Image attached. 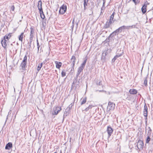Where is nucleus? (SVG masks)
<instances>
[{
    "label": "nucleus",
    "mask_w": 153,
    "mask_h": 153,
    "mask_svg": "<svg viewBox=\"0 0 153 153\" xmlns=\"http://www.w3.org/2000/svg\"><path fill=\"white\" fill-rule=\"evenodd\" d=\"M148 78V76H147L146 77L144 78V84L145 86L146 87L147 86V78Z\"/></svg>",
    "instance_id": "28"
},
{
    "label": "nucleus",
    "mask_w": 153,
    "mask_h": 153,
    "mask_svg": "<svg viewBox=\"0 0 153 153\" xmlns=\"http://www.w3.org/2000/svg\"><path fill=\"white\" fill-rule=\"evenodd\" d=\"M88 1H84V10H85L87 8V6L88 3Z\"/></svg>",
    "instance_id": "33"
},
{
    "label": "nucleus",
    "mask_w": 153,
    "mask_h": 153,
    "mask_svg": "<svg viewBox=\"0 0 153 153\" xmlns=\"http://www.w3.org/2000/svg\"><path fill=\"white\" fill-rule=\"evenodd\" d=\"M37 47L38 51H39L40 48V45L39 43H38L37 44Z\"/></svg>",
    "instance_id": "47"
},
{
    "label": "nucleus",
    "mask_w": 153,
    "mask_h": 153,
    "mask_svg": "<svg viewBox=\"0 0 153 153\" xmlns=\"http://www.w3.org/2000/svg\"><path fill=\"white\" fill-rule=\"evenodd\" d=\"M79 74H79L77 73L76 75V77L74 79H77V78H78Z\"/></svg>",
    "instance_id": "46"
},
{
    "label": "nucleus",
    "mask_w": 153,
    "mask_h": 153,
    "mask_svg": "<svg viewBox=\"0 0 153 153\" xmlns=\"http://www.w3.org/2000/svg\"><path fill=\"white\" fill-rule=\"evenodd\" d=\"M123 53L124 52L123 50L119 49L117 51L116 55H115V56L118 58L122 56Z\"/></svg>",
    "instance_id": "7"
},
{
    "label": "nucleus",
    "mask_w": 153,
    "mask_h": 153,
    "mask_svg": "<svg viewBox=\"0 0 153 153\" xmlns=\"http://www.w3.org/2000/svg\"><path fill=\"white\" fill-rule=\"evenodd\" d=\"M62 110V108L61 107L57 106L54 109V113H53V114L56 115H57L59 111H60Z\"/></svg>",
    "instance_id": "8"
},
{
    "label": "nucleus",
    "mask_w": 153,
    "mask_h": 153,
    "mask_svg": "<svg viewBox=\"0 0 153 153\" xmlns=\"http://www.w3.org/2000/svg\"><path fill=\"white\" fill-rule=\"evenodd\" d=\"M128 27H126V26L123 25V26H121V27H119L118 28V29L120 31V33H121V32L122 31V30H125L126 29H127V28H128Z\"/></svg>",
    "instance_id": "23"
},
{
    "label": "nucleus",
    "mask_w": 153,
    "mask_h": 153,
    "mask_svg": "<svg viewBox=\"0 0 153 153\" xmlns=\"http://www.w3.org/2000/svg\"><path fill=\"white\" fill-rule=\"evenodd\" d=\"M107 131L108 134V137H110L113 133V129L110 126H108L107 128Z\"/></svg>",
    "instance_id": "6"
},
{
    "label": "nucleus",
    "mask_w": 153,
    "mask_h": 153,
    "mask_svg": "<svg viewBox=\"0 0 153 153\" xmlns=\"http://www.w3.org/2000/svg\"><path fill=\"white\" fill-rule=\"evenodd\" d=\"M113 23H114V22L110 21L109 20V21H107L104 25L103 28L105 29L109 28L110 27V25H111Z\"/></svg>",
    "instance_id": "9"
},
{
    "label": "nucleus",
    "mask_w": 153,
    "mask_h": 153,
    "mask_svg": "<svg viewBox=\"0 0 153 153\" xmlns=\"http://www.w3.org/2000/svg\"><path fill=\"white\" fill-rule=\"evenodd\" d=\"M73 105V104H72V103H71L68 106V107L69 108H71L72 107V106Z\"/></svg>",
    "instance_id": "48"
},
{
    "label": "nucleus",
    "mask_w": 153,
    "mask_h": 153,
    "mask_svg": "<svg viewBox=\"0 0 153 153\" xmlns=\"http://www.w3.org/2000/svg\"><path fill=\"white\" fill-rule=\"evenodd\" d=\"M43 62L44 63V64H45V61H44Z\"/></svg>",
    "instance_id": "59"
},
{
    "label": "nucleus",
    "mask_w": 153,
    "mask_h": 153,
    "mask_svg": "<svg viewBox=\"0 0 153 153\" xmlns=\"http://www.w3.org/2000/svg\"><path fill=\"white\" fill-rule=\"evenodd\" d=\"M78 26V23L77 22H76V28H77Z\"/></svg>",
    "instance_id": "49"
},
{
    "label": "nucleus",
    "mask_w": 153,
    "mask_h": 153,
    "mask_svg": "<svg viewBox=\"0 0 153 153\" xmlns=\"http://www.w3.org/2000/svg\"><path fill=\"white\" fill-rule=\"evenodd\" d=\"M115 107V104L113 102H109L108 103V107L109 110L113 109Z\"/></svg>",
    "instance_id": "13"
},
{
    "label": "nucleus",
    "mask_w": 153,
    "mask_h": 153,
    "mask_svg": "<svg viewBox=\"0 0 153 153\" xmlns=\"http://www.w3.org/2000/svg\"><path fill=\"white\" fill-rule=\"evenodd\" d=\"M117 58L115 56L114 58L112 59V62H114Z\"/></svg>",
    "instance_id": "43"
},
{
    "label": "nucleus",
    "mask_w": 153,
    "mask_h": 153,
    "mask_svg": "<svg viewBox=\"0 0 153 153\" xmlns=\"http://www.w3.org/2000/svg\"><path fill=\"white\" fill-rule=\"evenodd\" d=\"M148 3L145 2L141 8V11L143 14H145L146 11V7Z\"/></svg>",
    "instance_id": "10"
},
{
    "label": "nucleus",
    "mask_w": 153,
    "mask_h": 153,
    "mask_svg": "<svg viewBox=\"0 0 153 153\" xmlns=\"http://www.w3.org/2000/svg\"><path fill=\"white\" fill-rule=\"evenodd\" d=\"M89 9L92 12V13H93V9L94 8L95 6L94 3L93 1H91L90 2L89 4Z\"/></svg>",
    "instance_id": "12"
},
{
    "label": "nucleus",
    "mask_w": 153,
    "mask_h": 153,
    "mask_svg": "<svg viewBox=\"0 0 153 153\" xmlns=\"http://www.w3.org/2000/svg\"><path fill=\"white\" fill-rule=\"evenodd\" d=\"M126 27H128V28H127V29H129L130 28H135V25H132V26H126Z\"/></svg>",
    "instance_id": "39"
},
{
    "label": "nucleus",
    "mask_w": 153,
    "mask_h": 153,
    "mask_svg": "<svg viewBox=\"0 0 153 153\" xmlns=\"http://www.w3.org/2000/svg\"><path fill=\"white\" fill-rule=\"evenodd\" d=\"M148 128H149V130H150V129H151V128H150V127H148Z\"/></svg>",
    "instance_id": "56"
},
{
    "label": "nucleus",
    "mask_w": 153,
    "mask_h": 153,
    "mask_svg": "<svg viewBox=\"0 0 153 153\" xmlns=\"http://www.w3.org/2000/svg\"><path fill=\"white\" fill-rule=\"evenodd\" d=\"M94 106L92 105H89L88 107L85 108L84 110H82V111L83 112H84L85 113L84 111H87L89 109H90L94 107Z\"/></svg>",
    "instance_id": "22"
},
{
    "label": "nucleus",
    "mask_w": 153,
    "mask_h": 153,
    "mask_svg": "<svg viewBox=\"0 0 153 153\" xmlns=\"http://www.w3.org/2000/svg\"><path fill=\"white\" fill-rule=\"evenodd\" d=\"M8 115H7V118H6V121H5V123H6V122L7 120V119H8Z\"/></svg>",
    "instance_id": "52"
},
{
    "label": "nucleus",
    "mask_w": 153,
    "mask_h": 153,
    "mask_svg": "<svg viewBox=\"0 0 153 153\" xmlns=\"http://www.w3.org/2000/svg\"><path fill=\"white\" fill-rule=\"evenodd\" d=\"M152 10H153V7L152 8Z\"/></svg>",
    "instance_id": "62"
},
{
    "label": "nucleus",
    "mask_w": 153,
    "mask_h": 153,
    "mask_svg": "<svg viewBox=\"0 0 153 153\" xmlns=\"http://www.w3.org/2000/svg\"><path fill=\"white\" fill-rule=\"evenodd\" d=\"M152 133V129L149 130L148 131V133L147 134V136H150L151 135Z\"/></svg>",
    "instance_id": "38"
},
{
    "label": "nucleus",
    "mask_w": 153,
    "mask_h": 153,
    "mask_svg": "<svg viewBox=\"0 0 153 153\" xmlns=\"http://www.w3.org/2000/svg\"><path fill=\"white\" fill-rule=\"evenodd\" d=\"M33 39H29V42H28V48H31V44Z\"/></svg>",
    "instance_id": "34"
},
{
    "label": "nucleus",
    "mask_w": 153,
    "mask_h": 153,
    "mask_svg": "<svg viewBox=\"0 0 153 153\" xmlns=\"http://www.w3.org/2000/svg\"><path fill=\"white\" fill-rule=\"evenodd\" d=\"M105 0H103V3H105Z\"/></svg>",
    "instance_id": "54"
},
{
    "label": "nucleus",
    "mask_w": 153,
    "mask_h": 153,
    "mask_svg": "<svg viewBox=\"0 0 153 153\" xmlns=\"http://www.w3.org/2000/svg\"><path fill=\"white\" fill-rule=\"evenodd\" d=\"M86 100H87V98L86 97H85L84 98H83L81 99L80 100L81 105H82L85 104L86 102Z\"/></svg>",
    "instance_id": "20"
},
{
    "label": "nucleus",
    "mask_w": 153,
    "mask_h": 153,
    "mask_svg": "<svg viewBox=\"0 0 153 153\" xmlns=\"http://www.w3.org/2000/svg\"><path fill=\"white\" fill-rule=\"evenodd\" d=\"M150 136H147L146 139V143H149L150 141V140L151 138L150 137Z\"/></svg>",
    "instance_id": "32"
},
{
    "label": "nucleus",
    "mask_w": 153,
    "mask_h": 153,
    "mask_svg": "<svg viewBox=\"0 0 153 153\" xmlns=\"http://www.w3.org/2000/svg\"><path fill=\"white\" fill-rule=\"evenodd\" d=\"M7 41V40L3 38L1 40V43L2 46L4 48H6L7 47V44L6 43Z\"/></svg>",
    "instance_id": "11"
},
{
    "label": "nucleus",
    "mask_w": 153,
    "mask_h": 153,
    "mask_svg": "<svg viewBox=\"0 0 153 153\" xmlns=\"http://www.w3.org/2000/svg\"><path fill=\"white\" fill-rule=\"evenodd\" d=\"M129 93L131 94H135L137 93V91L134 89H131L129 91Z\"/></svg>",
    "instance_id": "18"
},
{
    "label": "nucleus",
    "mask_w": 153,
    "mask_h": 153,
    "mask_svg": "<svg viewBox=\"0 0 153 153\" xmlns=\"http://www.w3.org/2000/svg\"><path fill=\"white\" fill-rule=\"evenodd\" d=\"M30 29V39H33V38L34 37V34L35 33L34 30V29L32 27H31Z\"/></svg>",
    "instance_id": "14"
},
{
    "label": "nucleus",
    "mask_w": 153,
    "mask_h": 153,
    "mask_svg": "<svg viewBox=\"0 0 153 153\" xmlns=\"http://www.w3.org/2000/svg\"><path fill=\"white\" fill-rule=\"evenodd\" d=\"M67 10V6L66 5L63 4L60 7L59 11V13L61 15L64 14L66 12Z\"/></svg>",
    "instance_id": "4"
},
{
    "label": "nucleus",
    "mask_w": 153,
    "mask_h": 153,
    "mask_svg": "<svg viewBox=\"0 0 153 153\" xmlns=\"http://www.w3.org/2000/svg\"><path fill=\"white\" fill-rule=\"evenodd\" d=\"M40 14L41 18L42 19H44L45 16L43 12V13H41Z\"/></svg>",
    "instance_id": "35"
},
{
    "label": "nucleus",
    "mask_w": 153,
    "mask_h": 153,
    "mask_svg": "<svg viewBox=\"0 0 153 153\" xmlns=\"http://www.w3.org/2000/svg\"><path fill=\"white\" fill-rule=\"evenodd\" d=\"M102 7L101 8V10H102L101 12V13H102Z\"/></svg>",
    "instance_id": "58"
},
{
    "label": "nucleus",
    "mask_w": 153,
    "mask_h": 153,
    "mask_svg": "<svg viewBox=\"0 0 153 153\" xmlns=\"http://www.w3.org/2000/svg\"><path fill=\"white\" fill-rule=\"evenodd\" d=\"M15 7L14 5H12L11 8V10L14 11L15 9Z\"/></svg>",
    "instance_id": "42"
},
{
    "label": "nucleus",
    "mask_w": 153,
    "mask_h": 153,
    "mask_svg": "<svg viewBox=\"0 0 153 153\" xmlns=\"http://www.w3.org/2000/svg\"><path fill=\"white\" fill-rule=\"evenodd\" d=\"M96 84L98 86H101V85H102V81H97L96 82Z\"/></svg>",
    "instance_id": "37"
},
{
    "label": "nucleus",
    "mask_w": 153,
    "mask_h": 153,
    "mask_svg": "<svg viewBox=\"0 0 153 153\" xmlns=\"http://www.w3.org/2000/svg\"><path fill=\"white\" fill-rule=\"evenodd\" d=\"M60 153H62V151H61L60 152Z\"/></svg>",
    "instance_id": "60"
},
{
    "label": "nucleus",
    "mask_w": 153,
    "mask_h": 153,
    "mask_svg": "<svg viewBox=\"0 0 153 153\" xmlns=\"http://www.w3.org/2000/svg\"><path fill=\"white\" fill-rule=\"evenodd\" d=\"M11 34H12V33H9L8 34H6L4 36L3 38L6 40L7 39V40H9L11 36Z\"/></svg>",
    "instance_id": "21"
},
{
    "label": "nucleus",
    "mask_w": 153,
    "mask_h": 153,
    "mask_svg": "<svg viewBox=\"0 0 153 153\" xmlns=\"http://www.w3.org/2000/svg\"><path fill=\"white\" fill-rule=\"evenodd\" d=\"M74 25H72L71 27V29L72 30H73V28L74 27Z\"/></svg>",
    "instance_id": "51"
},
{
    "label": "nucleus",
    "mask_w": 153,
    "mask_h": 153,
    "mask_svg": "<svg viewBox=\"0 0 153 153\" xmlns=\"http://www.w3.org/2000/svg\"><path fill=\"white\" fill-rule=\"evenodd\" d=\"M66 75V73L63 71H62L61 72V76L62 77H63Z\"/></svg>",
    "instance_id": "40"
},
{
    "label": "nucleus",
    "mask_w": 153,
    "mask_h": 153,
    "mask_svg": "<svg viewBox=\"0 0 153 153\" xmlns=\"http://www.w3.org/2000/svg\"><path fill=\"white\" fill-rule=\"evenodd\" d=\"M38 10H39L40 14L41 13H43V10L42 8V7H40L39 8V9H38Z\"/></svg>",
    "instance_id": "41"
},
{
    "label": "nucleus",
    "mask_w": 153,
    "mask_h": 153,
    "mask_svg": "<svg viewBox=\"0 0 153 153\" xmlns=\"http://www.w3.org/2000/svg\"><path fill=\"white\" fill-rule=\"evenodd\" d=\"M144 108L143 115H148V108L146 103L144 105Z\"/></svg>",
    "instance_id": "15"
},
{
    "label": "nucleus",
    "mask_w": 153,
    "mask_h": 153,
    "mask_svg": "<svg viewBox=\"0 0 153 153\" xmlns=\"http://www.w3.org/2000/svg\"><path fill=\"white\" fill-rule=\"evenodd\" d=\"M80 79H79L78 80L77 79H74L72 84H76V85H78L80 84Z\"/></svg>",
    "instance_id": "24"
},
{
    "label": "nucleus",
    "mask_w": 153,
    "mask_h": 153,
    "mask_svg": "<svg viewBox=\"0 0 153 153\" xmlns=\"http://www.w3.org/2000/svg\"><path fill=\"white\" fill-rule=\"evenodd\" d=\"M107 55V52H105V53L103 52L102 53V56H105Z\"/></svg>",
    "instance_id": "45"
},
{
    "label": "nucleus",
    "mask_w": 153,
    "mask_h": 153,
    "mask_svg": "<svg viewBox=\"0 0 153 153\" xmlns=\"http://www.w3.org/2000/svg\"><path fill=\"white\" fill-rule=\"evenodd\" d=\"M69 113L68 111H65L64 112V115H63V120H64V118H65L66 116L69 115Z\"/></svg>",
    "instance_id": "30"
},
{
    "label": "nucleus",
    "mask_w": 153,
    "mask_h": 153,
    "mask_svg": "<svg viewBox=\"0 0 153 153\" xmlns=\"http://www.w3.org/2000/svg\"><path fill=\"white\" fill-rule=\"evenodd\" d=\"M152 12V13H153V11Z\"/></svg>",
    "instance_id": "64"
},
{
    "label": "nucleus",
    "mask_w": 153,
    "mask_h": 153,
    "mask_svg": "<svg viewBox=\"0 0 153 153\" xmlns=\"http://www.w3.org/2000/svg\"><path fill=\"white\" fill-rule=\"evenodd\" d=\"M54 153H57V152H55Z\"/></svg>",
    "instance_id": "63"
},
{
    "label": "nucleus",
    "mask_w": 153,
    "mask_h": 153,
    "mask_svg": "<svg viewBox=\"0 0 153 153\" xmlns=\"http://www.w3.org/2000/svg\"><path fill=\"white\" fill-rule=\"evenodd\" d=\"M74 96H75L74 97H75H75H76V96H75V95H74Z\"/></svg>",
    "instance_id": "61"
},
{
    "label": "nucleus",
    "mask_w": 153,
    "mask_h": 153,
    "mask_svg": "<svg viewBox=\"0 0 153 153\" xmlns=\"http://www.w3.org/2000/svg\"><path fill=\"white\" fill-rule=\"evenodd\" d=\"M36 42H37V44L38 43H39L38 38H37L36 39Z\"/></svg>",
    "instance_id": "53"
},
{
    "label": "nucleus",
    "mask_w": 153,
    "mask_h": 153,
    "mask_svg": "<svg viewBox=\"0 0 153 153\" xmlns=\"http://www.w3.org/2000/svg\"><path fill=\"white\" fill-rule=\"evenodd\" d=\"M119 33H120V31L119 30V29L118 28L116 29L114 31L111 33L109 36L105 40V43H109L110 42V40L111 39V38H112L113 37L116 35H118Z\"/></svg>",
    "instance_id": "2"
},
{
    "label": "nucleus",
    "mask_w": 153,
    "mask_h": 153,
    "mask_svg": "<svg viewBox=\"0 0 153 153\" xmlns=\"http://www.w3.org/2000/svg\"><path fill=\"white\" fill-rule=\"evenodd\" d=\"M27 54L25 56L23 60L21 63L20 67H21L20 69L22 70L21 72H24L26 71V68H27Z\"/></svg>",
    "instance_id": "1"
},
{
    "label": "nucleus",
    "mask_w": 153,
    "mask_h": 153,
    "mask_svg": "<svg viewBox=\"0 0 153 153\" xmlns=\"http://www.w3.org/2000/svg\"><path fill=\"white\" fill-rule=\"evenodd\" d=\"M105 3H103V4L102 7H104V6H105Z\"/></svg>",
    "instance_id": "55"
},
{
    "label": "nucleus",
    "mask_w": 153,
    "mask_h": 153,
    "mask_svg": "<svg viewBox=\"0 0 153 153\" xmlns=\"http://www.w3.org/2000/svg\"><path fill=\"white\" fill-rule=\"evenodd\" d=\"M87 58L86 57H85L84 58V59L83 62L81 64V66H80V67H81V68L84 69L85 66V64L87 62Z\"/></svg>",
    "instance_id": "19"
},
{
    "label": "nucleus",
    "mask_w": 153,
    "mask_h": 153,
    "mask_svg": "<svg viewBox=\"0 0 153 153\" xmlns=\"http://www.w3.org/2000/svg\"><path fill=\"white\" fill-rule=\"evenodd\" d=\"M143 115L145 117V124H146V127L147 125L148 115H146V116H145V115Z\"/></svg>",
    "instance_id": "36"
},
{
    "label": "nucleus",
    "mask_w": 153,
    "mask_h": 153,
    "mask_svg": "<svg viewBox=\"0 0 153 153\" xmlns=\"http://www.w3.org/2000/svg\"><path fill=\"white\" fill-rule=\"evenodd\" d=\"M12 147V144L11 142L8 143L6 145L5 149H6L9 150Z\"/></svg>",
    "instance_id": "16"
},
{
    "label": "nucleus",
    "mask_w": 153,
    "mask_h": 153,
    "mask_svg": "<svg viewBox=\"0 0 153 153\" xmlns=\"http://www.w3.org/2000/svg\"><path fill=\"white\" fill-rule=\"evenodd\" d=\"M105 56H102L101 57V60L102 61H104L105 59Z\"/></svg>",
    "instance_id": "44"
},
{
    "label": "nucleus",
    "mask_w": 153,
    "mask_h": 153,
    "mask_svg": "<svg viewBox=\"0 0 153 153\" xmlns=\"http://www.w3.org/2000/svg\"><path fill=\"white\" fill-rule=\"evenodd\" d=\"M42 63H41L39 64V65L37 67V70L39 72L41 68H42Z\"/></svg>",
    "instance_id": "29"
},
{
    "label": "nucleus",
    "mask_w": 153,
    "mask_h": 153,
    "mask_svg": "<svg viewBox=\"0 0 153 153\" xmlns=\"http://www.w3.org/2000/svg\"><path fill=\"white\" fill-rule=\"evenodd\" d=\"M24 32H22L19 36V39L22 42V39L24 35Z\"/></svg>",
    "instance_id": "26"
},
{
    "label": "nucleus",
    "mask_w": 153,
    "mask_h": 153,
    "mask_svg": "<svg viewBox=\"0 0 153 153\" xmlns=\"http://www.w3.org/2000/svg\"><path fill=\"white\" fill-rule=\"evenodd\" d=\"M37 7L38 9H39L40 7H42V2L41 0L38 1Z\"/></svg>",
    "instance_id": "27"
},
{
    "label": "nucleus",
    "mask_w": 153,
    "mask_h": 153,
    "mask_svg": "<svg viewBox=\"0 0 153 153\" xmlns=\"http://www.w3.org/2000/svg\"><path fill=\"white\" fill-rule=\"evenodd\" d=\"M115 14V13L114 12L110 16V19H109V21L111 22H114V21L113 20V19L114 16V15Z\"/></svg>",
    "instance_id": "25"
},
{
    "label": "nucleus",
    "mask_w": 153,
    "mask_h": 153,
    "mask_svg": "<svg viewBox=\"0 0 153 153\" xmlns=\"http://www.w3.org/2000/svg\"><path fill=\"white\" fill-rule=\"evenodd\" d=\"M135 145H136V149L138 152L143 150L144 144L143 141L140 140H138L137 142H136Z\"/></svg>",
    "instance_id": "3"
},
{
    "label": "nucleus",
    "mask_w": 153,
    "mask_h": 153,
    "mask_svg": "<svg viewBox=\"0 0 153 153\" xmlns=\"http://www.w3.org/2000/svg\"><path fill=\"white\" fill-rule=\"evenodd\" d=\"M74 19L73 20L72 22V25H74Z\"/></svg>",
    "instance_id": "50"
},
{
    "label": "nucleus",
    "mask_w": 153,
    "mask_h": 153,
    "mask_svg": "<svg viewBox=\"0 0 153 153\" xmlns=\"http://www.w3.org/2000/svg\"><path fill=\"white\" fill-rule=\"evenodd\" d=\"M76 60V59L75 57L74 56H73L71 58V59L70 62L71 63V65L72 67L71 70L72 69H74V67L75 64V61Z\"/></svg>",
    "instance_id": "5"
},
{
    "label": "nucleus",
    "mask_w": 153,
    "mask_h": 153,
    "mask_svg": "<svg viewBox=\"0 0 153 153\" xmlns=\"http://www.w3.org/2000/svg\"><path fill=\"white\" fill-rule=\"evenodd\" d=\"M84 69L81 68V67H79L77 71V73L80 74V73Z\"/></svg>",
    "instance_id": "31"
},
{
    "label": "nucleus",
    "mask_w": 153,
    "mask_h": 153,
    "mask_svg": "<svg viewBox=\"0 0 153 153\" xmlns=\"http://www.w3.org/2000/svg\"><path fill=\"white\" fill-rule=\"evenodd\" d=\"M84 1H88V0H84Z\"/></svg>",
    "instance_id": "57"
},
{
    "label": "nucleus",
    "mask_w": 153,
    "mask_h": 153,
    "mask_svg": "<svg viewBox=\"0 0 153 153\" xmlns=\"http://www.w3.org/2000/svg\"><path fill=\"white\" fill-rule=\"evenodd\" d=\"M55 63L56 65V67L58 69H59L62 65L61 62L57 61H55Z\"/></svg>",
    "instance_id": "17"
}]
</instances>
